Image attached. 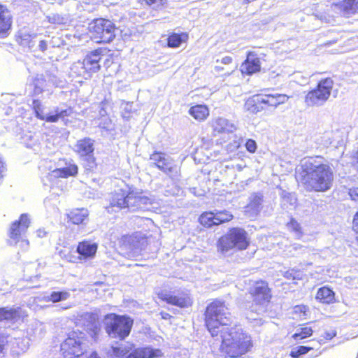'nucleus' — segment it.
<instances>
[{
	"label": "nucleus",
	"instance_id": "obj_19",
	"mask_svg": "<svg viewBox=\"0 0 358 358\" xmlns=\"http://www.w3.org/2000/svg\"><path fill=\"white\" fill-rule=\"evenodd\" d=\"M259 99L257 100L260 103L266 104L268 106L276 108L279 105L285 103L288 96L285 94H259Z\"/></svg>",
	"mask_w": 358,
	"mask_h": 358
},
{
	"label": "nucleus",
	"instance_id": "obj_23",
	"mask_svg": "<svg viewBox=\"0 0 358 358\" xmlns=\"http://www.w3.org/2000/svg\"><path fill=\"white\" fill-rule=\"evenodd\" d=\"M12 24V16L7 8L0 5V35H3L10 29Z\"/></svg>",
	"mask_w": 358,
	"mask_h": 358
},
{
	"label": "nucleus",
	"instance_id": "obj_60",
	"mask_svg": "<svg viewBox=\"0 0 358 358\" xmlns=\"http://www.w3.org/2000/svg\"><path fill=\"white\" fill-rule=\"evenodd\" d=\"M214 69H215V71L216 72H217V73H218V72H220L221 71H222V70H223V68H222V67H221V66H215Z\"/></svg>",
	"mask_w": 358,
	"mask_h": 358
},
{
	"label": "nucleus",
	"instance_id": "obj_20",
	"mask_svg": "<svg viewBox=\"0 0 358 358\" xmlns=\"http://www.w3.org/2000/svg\"><path fill=\"white\" fill-rule=\"evenodd\" d=\"M162 356L161 350L150 347L139 348L131 352L126 358H155Z\"/></svg>",
	"mask_w": 358,
	"mask_h": 358
},
{
	"label": "nucleus",
	"instance_id": "obj_18",
	"mask_svg": "<svg viewBox=\"0 0 358 358\" xmlns=\"http://www.w3.org/2000/svg\"><path fill=\"white\" fill-rule=\"evenodd\" d=\"M27 316V314L21 308H0V321L15 320L22 319Z\"/></svg>",
	"mask_w": 358,
	"mask_h": 358
},
{
	"label": "nucleus",
	"instance_id": "obj_28",
	"mask_svg": "<svg viewBox=\"0 0 358 358\" xmlns=\"http://www.w3.org/2000/svg\"><path fill=\"white\" fill-rule=\"evenodd\" d=\"M332 131H326L324 133L317 132L316 143L319 145L318 148H325L332 143L333 138Z\"/></svg>",
	"mask_w": 358,
	"mask_h": 358
},
{
	"label": "nucleus",
	"instance_id": "obj_6",
	"mask_svg": "<svg viewBox=\"0 0 358 358\" xmlns=\"http://www.w3.org/2000/svg\"><path fill=\"white\" fill-rule=\"evenodd\" d=\"M92 37L97 43H109L115 37L114 24L105 19H96L90 24Z\"/></svg>",
	"mask_w": 358,
	"mask_h": 358
},
{
	"label": "nucleus",
	"instance_id": "obj_7",
	"mask_svg": "<svg viewBox=\"0 0 358 358\" xmlns=\"http://www.w3.org/2000/svg\"><path fill=\"white\" fill-rule=\"evenodd\" d=\"M331 169L327 164L319 165L315 169V191L324 192L329 189L333 182Z\"/></svg>",
	"mask_w": 358,
	"mask_h": 358
},
{
	"label": "nucleus",
	"instance_id": "obj_29",
	"mask_svg": "<svg viewBox=\"0 0 358 358\" xmlns=\"http://www.w3.org/2000/svg\"><path fill=\"white\" fill-rule=\"evenodd\" d=\"M70 297V293L66 291L52 292L49 295L44 296L43 300L46 302L57 303L67 300Z\"/></svg>",
	"mask_w": 358,
	"mask_h": 358
},
{
	"label": "nucleus",
	"instance_id": "obj_5",
	"mask_svg": "<svg viewBox=\"0 0 358 358\" xmlns=\"http://www.w3.org/2000/svg\"><path fill=\"white\" fill-rule=\"evenodd\" d=\"M106 331L113 338L127 337L131 331L133 321L128 317L110 315L107 316Z\"/></svg>",
	"mask_w": 358,
	"mask_h": 358
},
{
	"label": "nucleus",
	"instance_id": "obj_56",
	"mask_svg": "<svg viewBox=\"0 0 358 358\" xmlns=\"http://www.w3.org/2000/svg\"><path fill=\"white\" fill-rule=\"evenodd\" d=\"M235 140H234V148H238L241 145V138L238 137L236 135L234 136Z\"/></svg>",
	"mask_w": 358,
	"mask_h": 358
},
{
	"label": "nucleus",
	"instance_id": "obj_16",
	"mask_svg": "<svg viewBox=\"0 0 358 358\" xmlns=\"http://www.w3.org/2000/svg\"><path fill=\"white\" fill-rule=\"evenodd\" d=\"M331 8L344 16H349L358 12V1L356 0H343L334 3Z\"/></svg>",
	"mask_w": 358,
	"mask_h": 358
},
{
	"label": "nucleus",
	"instance_id": "obj_17",
	"mask_svg": "<svg viewBox=\"0 0 358 358\" xmlns=\"http://www.w3.org/2000/svg\"><path fill=\"white\" fill-rule=\"evenodd\" d=\"M98 245L96 243L84 241L80 242L77 247V252L80 255L79 259H92L94 257Z\"/></svg>",
	"mask_w": 358,
	"mask_h": 358
},
{
	"label": "nucleus",
	"instance_id": "obj_64",
	"mask_svg": "<svg viewBox=\"0 0 358 358\" xmlns=\"http://www.w3.org/2000/svg\"><path fill=\"white\" fill-rule=\"evenodd\" d=\"M248 318L249 320H256V318H253L251 315H250L249 314H248Z\"/></svg>",
	"mask_w": 358,
	"mask_h": 358
},
{
	"label": "nucleus",
	"instance_id": "obj_62",
	"mask_svg": "<svg viewBox=\"0 0 358 358\" xmlns=\"http://www.w3.org/2000/svg\"><path fill=\"white\" fill-rule=\"evenodd\" d=\"M336 41H333V42L334 43ZM332 43V41H327L324 43V45H329Z\"/></svg>",
	"mask_w": 358,
	"mask_h": 358
},
{
	"label": "nucleus",
	"instance_id": "obj_13",
	"mask_svg": "<svg viewBox=\"0 0 358 358\" xmlns=\"http://www.w3.org/2000/svg\"><path fill=\"white\" fill-rule=\"evenodd\" d=\"M334 82L331 78L320 80L315 89V106H322L330 97Z\"/></svg>",
	"mask_w": 358,
	"mask_h": 358
},
{
	"label": "nucleus",
	"instance_id": "obj_38",
	"mask_svg": "<svg viewBox=\"0 0 358 358\" xmlns=\"http://www.w3.org/2000/svg\"><path fill=\"white\" fill-rule=\"evenodd\" d=\"M169 157L166 154L162 152H154L150 155V159L157 167L160 164V162L166 163V158Z\"/></svg>",
	"mask_w": 358,
	"mask_h": 358
},
{
	"label": "nucleus",
	"instance_id": "obj_3",
	"mask_svg": "<svg viewBox=\"0 0 358 358\" xmlns=\"http://www.w3.org/2000/svg\"><path fill=\"white\" fill-rule=\"evenodd\" d=\"M249 245L247 232L242 228L234 227L221 238L217 244L218 250L225 253L231 250H243Z\"/></svg>",
	"mask_w": 358,
	"mask_h": 358
},
{
	"label": "nucleus",
	"instance_id": "obj_44",
	"mask_svg": "<svg viewBox=\"0 0 358 358\" xmlns=\"http://www.w3.org/2000/svg\"><path fill=\"white\" fill-rule=\"evenodd\" d=\"M245 148L250 153L255 152L257 150V143L252 139H248L245 143Z\"/></svg>",
	"mask_w": 358,
	"mask_h": 358
},
{
	"label": "nucleus",
	"instance_id": "obj_12",
	"mask_svg": "<svg viewBox=\"0 0 358 358\" xmlns=\"http://www.w3.org/2000/svg\"><path fill=\"white\" fill-rule=\"evenodd\" d=\"M210 124L215 136L232 134L238 129L237 125L234 122L222 117L213 118Z\"/></svg>",
	"mask_w": 358,
	"mask_h": 358
},
{
	"label": "nucleus",
	"instance_id": "obj_31",
	"mask_svg": "<svg viewBox=\"0 0 358 358\" xmlns=\"http://www.w3.org/2000/svg\"><path fill=\"white\" fill-rule=\"evenodd\" d=\"M216 220L215 212L211 211L202 213L199 219L201 224L206 227L217 225Z\"/></svg>",
	"mask_w": 358,
	"mask_h": 358
},
{
	"label": "nucleus",
	"instance_id": "obj_45",
	"mask_svg": "<svg viewBox=\"0 0 358 358\" xmlns=\"http://www.w3.org/2000/svg\"><path fill=\"white\" fill-rule=\"evenodd\" d=\"M296 198L294 195L292 194H287V195H285L282 198V203L283 205H286V203H289L291 206H294L296 203Z\"/></svg>",
	"mask_w": 358,
	"mask_h": 358
},
{
	"label": "nucleus",
	"instance_id": "obj_58",
	"mask_svg": "<svg viewBox=\"0 0 358 358\" xmlns=\"http://www.w3.org/2000/svg\"><path fill=\"white\" fill-rule=\"evenodd\" d=\"M160 314H161L162 317L164 320H167L171 317V315L167 313L162 312Z\"/></svg>",
	"mask_w": 358,
	"mask_h": 358
},
{
	"label": "nucleus",
	"instance_id": "obj_46",
	"mask_svg": "<svg viewBox=\"0 0 358 358\" xmlns=\"http://www.w3.org/2000/svg\"><path fill=\"white\" fill-rule=\"evenodd\" d=\"M352 166L355 167V169L358 171V148L356 150L354 151L352 156Z\"/></svg>",
	"mask_w": 358,
	"mask_h": 358
},
{
	"label": "nucleus",
	"instance_id": "obj_55",
	"mask_svg": "<svg viewBox=\"0 0 358 358\" xmlns=\"http://www.w3.org/2000/svg\"><path fill=\"white\" fill-rule=\"evenodd\" d=\"M306 102L308 104V105H311L313 102V92L311 91V92H309L308 94H307L306 97Z\"/></svg>",
	"mask_w": 358,
	"mask_h": 358
},
{
	"label": "nucleus",
	"instance_id": "obj_40",
	"mask_svg": "<svg viewBox=\"0 0 358 358\" xmlns=\"http://www.w3.org/2000/svg\"><path fill=\"white\" fill-rule=\"evenodd\" d=\"M308 311V308L306 306L303 305L296 306L294 308L293 313L296 315V317H299L301 319H305V316L306 315V313Z\"/></svg>",
	"mask_w": 358,
	"mask_h": 358
},
{
	"label": "nucleus",
	"instance_id": "obj_9",
	"mask_svg": "<svg viewBox=\"0 0 358 358\" xmlns=\"http://www.w3.org/2000/svg\"><path fill=\"white\" fill-rule=\"evenodd\" d=\"M157 296L162 301L180 308L190 306L192 303L189 294L185 293L174 294L172 292L163 289L157 292Z\"/></svg>",
	"mask_w": 358,
	"mask_h": 358
},
{
	"label": "nucleus",
	"instance_id": "obj_57",
	"mask_svg": "<svg viewBox=\"0 0 358 358\" xmlns=\"http://www.w3.org/2000/svg\"><path fill=\"white\" fill-rule=\"evenodd\" d=\"M39 48L41 51H45L47 49V43L45 41H41L39 43Z\"/></svg>",
	"mask_w": 358,
	"mask_h": 358
},
{
	"label": "nucleus",
	"instance_id": "obj_2",
	"mask_svg": "<svg viewBox=\"0 0 358 358\" xmlns=\"http://www.w3.org/2000/svg\"><path fill=\"white\" fill-rule=\"evenodd\" d=\"M120 188L115 190L110 200V207L118 209L129 208L136 210L151 204L154 199L152 196L143 194L141 190L130 186L124 182Z\"/></svg>",
	"mask_w": 358,
	"mask_h": 358
},
{
	"label": "nucleus",
	"instance_id": "obj_50",
	"mask_svg": "<svg viewBox=\"0 0 358 358\" xmlns=\"http://www.w3.org/2000/svg\"><path fill=\"white\" fill-rule=\"evenodd\" d=\"M288 227L296 232H299L300 230L299 224L297 223V222H296L294 220H292L288 224Z\"/></svg>",
	"mask_w": 358,
	"mask_h": 358
},
{
	"label": "nucleus",
	"instance_id": "obj_35",
	"mask_svg": "<svg viewBox=\"0 0 358 358\" xmlns=\"http://www.w3.org/2000/svg\"><path fill=\"white\" fill-rule=\"evenodd\" d=\"M157 168L166 173H169L175 170L176 166H174L172 159L169 157L166 158V163L160 162V164H158Z\"/></svg>",
	"mask_w": 358,
	"mask_h": 358
},
{
	"label": "nucleus",
	"instance_id": "obj_22",
	"mask_svg": "<svg viewBox=\"0 0 358 358\" xmlns=\"http://www.w3.org/2000/svg\"><path fill=\"white\" fill-rule=\"evenodd\" d=\"M94 141L89 138L80 139L75 145L74 150L80 156H89L94 152Z\"/></svg>",
	"mask_w": 358,
	"mask_h": 358
},
{
	"label": "nucleus",
	"instance_id": "obj_42",
	"mask_svg": "<svg viewBox=\"0 0 358 358\" xmlns=\"http://www.w3.org/2000/svg\"><path fill=\"white\" fill-rule=\"evenodd\" d=\"M16 344L18 345V348L21 351L24 352L29 348V341L27 338H22L21 340L16 341Z\"/></svg>",
	"mask_w": 358,
	"mask_h": 358
},
{
	"label": "nucleus",
	"instance_id": "obj_43",
	"mask_svg": "<svg viewBox=\"0 0 358 358\" xmlns=\"http://www.w3.org/2000/svg\"><path fill=\"white\" fill-rule=\"evenodd\" d=\"M146 3L152 6L155 9H158L162 6L165 3L166 0H145Z\"/></svg>",
	"mask_w": 358,
	"mask_h": 358
},
{
	"label": "nucleus",
	"instance_id": "obj_48",
	"mask_svg": "<svg viewBox=\"0 0 358 358\" xmlns=\"http://www.w3.org/2000/svg\"><path fill=\"white\" fill-rule=\"evenodd\" d=\"M85 317H86V318H90V319H91L92 320H93V321H94V322L92 323V327H93V331H94V334H96V331H97V325H96V322H95V320H96L95 316H94V315H92V314H90V313H86V314L85 315Z\"/></svg>",
	"mask_w": 358,
	"mask_h": 358
},
{
	"label": "nucleus",
	"instance_id": "obj_39",
	"mask_svg": "<svg viewBox=\"0 0 358 358\" xmlns=\"http://www.w3.org/2000/svg\"><path fill=\"white\" fill-rule=\"evenodd\" d=\"M310 350L311 348H307L306 346H297L291 350L290 355L294 358H297L300 355L307 353Z\"/></svg>",
	"mask_w": 358,
	"mask_h": 358
},
{
	"label": "nucleus",
	"instance_id": "obj_37",
	"mask_svg": "<svg viewBox=\"0 0 358 358\" xmlns=\"http://www.w3.org/2000/svg\"><path fill=\"white\" fill-rule=\"evenodd\" d=\"M48 22L55 24H64L68 21V18L59 14H52L48 16Z\"/></svg>",
	"mask_w": 358,
	"mask_h": 358
},
{
	"label": "nucleus",
	"instance_id": "obj_47",
	"mask_svg": "<svg viewBox=\"0 0 358 358\" xmlns=\"http://www.w3.org/2000/svg\"><path fill=\"white\" fill-rule=\"evenodd\" d=\"M348 194L350 195L352 200L358 201V187L350 189L348 191Z\"/></svg>",
	"mask_w": 358,
	"mask_h": 358
},
{
	"label": "nucleus",
	"instance_id": "obj_32",
	"mask_svg": "<svg viewBox=\"0 0 358 358\" xmlns=\"http://www.w3.org/2000/svg\"><path fill=\"white\" fill-rule=\"evenodd\" d=\"M129 349L125 346H113L108 351V355L111 358H126Z\"/></svg>",
	"mask_w": 358,
	"mask_h": 358
},
{
	"label": "nucleus",
	"instance_id": "obj_52",
	"mask_svg": "<svg viewBox=\"0 0 358 358\" xmlns=\"http://www.w3.org/2000/svg\"><path fill=\"white\" fill-rule=\"evenodd\" d=\"M5 171H6V167L4 165V162H3L1 157H0V182H1V180L3 179V173H4Z\"/></svg>",
	"mask_w": 358,
	"mask_h": 358
},
{
	"label": "nucleus",
	"instance_id": "obj_8",
	"mask_svg": "<svg viewBox=\"0 0 358 358\" xmlns=\"http://www.w3.org/2000/svg\"><path fill=\"white\" fill-rule=\"evenodd\" d=\"M296 180L303 184L307 190L313 189V162L311 157L304 158L300 167L296 170Z\"/></svg>",
	"mask_w": 358,
	"mask_h": 358
},
{
	"label": "nucleus",
	"instance_id": "obj_36",
	"mask_svg": "<svg viewBox=\"0 0 358 358\" xmlns=\"http://www.w3.org/2000/svg\"><path fill=\"white\" fill-rule=\"evenodd\" d=\"M262 198L261 196H254L252 200L250 201L248 208L253 210L255 214H257L261 209V204Z\"/></svg>",
	"mask_w": 358,
	"mask_h": 358
},
{
	"label": "nucleus",
	"instance_id": "obj_54",
	"mask_svg": "<svg viewBox=\"0 0 358 358\" xmlns=\"http://www.w3.org/2000/svg\"><path fill=\"white\" fill-rule=\"evenodd\" d=\"M353 229L358 234V212L355 214L353 219Z\"/></svg>",
	"mask_w": 358,
	"mask_h": 358
},
{
	"label": "nucleus",
	"instance_id": "obj_24",
	"mask_svg": "<svg viewBox=\"0 0 358 358\" xmlns=\"http://www.w3.org/2000/svg\"><path fill=\"white\" fill-rule=\"evenodd\" d=\"M189 114L198 121H203L209 116L210 113L207 106L198 104L189 108Z\"/></svg>",
	"mask_w": 358,
	"mask_h": 358
},
{
	"label": "nucleus",
	"instance_id": "obj_14",
	"mask_svg": "<svg viewBox=\"0 0 358 358\" xmlns=\"http://www.w3.org/2000/svg\"><path fill=\"white\" fill-rule=\"evenodd\" d=\"M101 52V51L100 50L91 52L86 55L83 62L79 64L85 71V74H84L83 76L86 78L90 77L92 73L99 71L101 67L99 65Z\"/></svg>",
	"mask_w": 358,
	"mask_h": 358
},
{
	"label": "nucleus",
	"instance_id": "obj_63",
	"mask_svg": "<svg viewBox=\"0 0 358 358\" xmlns=\"http://www.w3.org/2000/svg\"><path fill=\"white\" fill-rule=\"evenodd\" d=\"M243 1H244L245 3H249L255 1V0H243Z\"/></svg>",
	"mask_w": 358,
	"mask_h": 358
},
{
	"label": "nucleus",
	"instance_id": "obj_26",
	"mask_svg": "<svg viewBox=\"0 0 358 358\" xmlns=\"http://www.w3.org/2000/svg\"><path fill=\"white\" fill-rule=\"evenodd\" d=\"M187 40L188 34L187 33H173L168 37V46L172 48H176L180 47L182 43L187 42Z\"/></svg>",
	"mask_w": 358,
	"mask_h": 358
},
{
	"label": "nucleus",
	"instance_id": "obj_1",
	"mask_svg": "<svg viewBox=\"0 0 358 358\" xmlns=\"http://www.w3.org/2000/svg\"><path fill=\"white\" fill-rule=\"evenodd\" d=\"M206 325L212 336L222 335L220 350L230 357H239L252 349L253 343L250 334L237 327H225L231 321V314L224 302L215 300L206 310Z\"/></svg>",
	"mask_w": 358,
	"mask_h": 358
},
{
	"label": "nucleus",
	"instance_id": "obj_27",
	"mask_svg": "<svg viewBox=\"0 0 358 358\" xmlns=\"http://www.w3.org/2000/svg\"><path fill=\"white\" fill-rule=\"evenodd\" d=\"M68 217L72 223L79 224L83 223L88 217V211L86 209H76L71 211Z\"/></svg>",
	"mask_w": 358,
	"mask_h": 358
},
{
	"label": "nucleus",
	"instance_id": "obj_10",
	"mask_svg": "<svg viewBox=\"0 0 358 358\" xmlns=\"http://www.w3.org/2000/svg\"><path fill=\"white\" fill-rule=\"evenodd\" d=\"M250 294L254 299V301L260 306L258 308L259 311H264V304L269 302L271 294V290L268 287V284L264 281H258L255 282L250 288Z\"/></svg>",
	"mask_w": 358,
	"mask_h": 358
},
{
	"label": "nucleus",
	"instance_id": "obj_61",
	"mask_svg": "<svg viewBox=\"0 0 358 358\" xmlns=\"http://www.w3.org/2000/svg\"><path fill=\"white\" fill-rule=\"evenodd\" d=\"M244 166H245V165H241V164H236V168L238 170H239V171L242 170V169H243Z\"/></svg>",
	"mask_w": 358,
	"mask_h": 358
},
{
	"label": "nucleus",
	"instance_id": "obj_33",
	"mask_svg": "<svg viewBox=\"0 0 358 358\" xmlns=\"http://www.w3.org/2000/svg\"><path fill=\"white\" fill-rule=\"evenodd\" d=\"M216 221L217 225L221 224L222 223L228 222L231 221L234 215L228 210H215V211Z\"/></svg>",
	"mask_w": 358,
	"mask_h": 358
},
{
	"label": "nucleus",
	"instance_id": "obj_34",
	"mask_svg": "<svg viewBox=\"0 0 358 358\" xmlns=\"http://www.w3.org/2000/svg\"><path fill=\"white\" fill-rule=\"evenodd\" d=\"M313 330L311 327H301L296 330V333H294L292 337L296 341L301 340L311 336Z\"/></svg>",
	"mask_w": 358,
	"mask_h": 358
},
{
	"label": "nucleus",
	"instance_id": "obj_51",
	"mask_svg": "<svg viewBox=\"0 0 358 358\" xmlns=\"http://www.w3.org/2000/svg\"><path fill=\"white\" fill-rule=\"evenodd\" d=\"M216 62L217 63H221V64H225V65H227V64H229L232 62V58L229 56H226V57H222L220 60V59H217L216 60Z\"/></svg>",
	"mask_w": 358,
	"mask_h": 358
},
{
	"label": "nucleus",
	"instance_id": "obj_21",
	"mask_svg": "<svg viewBox=\"0 0 358 358\" xmlns=\"http://www.w3.org/2000/svg\"><path fill=\"white\" fill-rule=\"evenodd\" d=\"M78 173V166L69 163L67 166L60 169H56L49 173L50 180L58 178H67L69 176H74Z\"/></svg>",
	"mask_w": 358,
	"mask_h": 358
},
{
	"label": "nucleus",
	"instance_id": "obj_30",
	"mask_svg": "<svg viewBox=\"0 0 358 358\" xmlns=\"http://www.w3.org/2000/svg\"><path fill=\"white\" fill-rule=\"evenodd\" d=\"M259 94H256L252 97L248 99L244 104V108L252 114H257L258 112L263 110L258 106V103H260L257 100Z\"/></svg>",
	"mask_w": 358,
	"mask_h": 358
},
{
	"label": "nucleus",
	"instance_id": "obj_4",
	"mask_svg": "<svg viewBox=\"0 0 358 358\" xmlns=\"http://www.w3.org/2000/svg\"><path fill=\"white\" fill-rule=\"evenodd\" d=\"M30 225V218L28 214L23 213L18 220L14 221L8 231V241L10 245H18L22 251L28 250L29 241L22 238V234H24Z\"/></svg>",
	"mask_w": 358,
	"mask_h": 358
},
{
	"label": "nucleus",
	"instance_id": "obj_41",
	"mask_svg": "<svg viewBox=\"0 0 358 358\" xmlns=\"http://www.w3.org/2000/svg\"><path fill=\"white\" fill-rule=\"evenodd\" d=\"M284 276L289 280H299L301 279L302 273L299 271L290 270L285 272Z\"/></svg>",
	"mask_w": 358,
	"mask_h": 358
},
{
	"label": "nucleus",
	"instance_id": "obj_15",
	"mask_svg": "<svg viewBox=\"0 0 358 358\" xmlns=\"http://www.w3.org/2000/svg\"><path fill=\"white\" fill-rule=\"evenodd\" d=\"M33 109L35 112L36 116L42 120H45L48 122H56L60 117H64L65 116H69L71 114V110H59L57 109L55 110V115H45L43 113V108L38 100H34L32 103Z\"/></svg>",
	"mask_w": 358,
	"mask_h": 358
},
{
	"label": "nucleus",
	"instance_id": "obj_11",
	"mask_svg": "<svg viewBox=\"0 0 358 358\" xmlns=\"http://www.w3.org/2000/svg\"><path fill=\"white\" fill-rule=\"evenodd\" d=\"M265 55L262 52H250L246 60L241 65L243 74L252 75L261 69V60H264Z\"/></svg>",
	"mask_w": 358,
	"mask_h": 358
},
{
	"label": "nucleus",
	"instance_id": "obj_59",
	"mask_svg": "<svg viewBox=\"0 0 358 358\" xmlns=\"http://www.w3.org/2000/svg\"><path fill=\"white\" fill-rule=\"evenodd\" d=\"M336 334L335 333H326V337H325V339L326 340H330L334 336H335Z\"/></svg>",
	"mask_w": 358,
	"mask_h": 358
},
{
	"label": "nucleus",
	"instance_id": "obj_49",
	"mask_svg": "<svg viewBox=\"0 0 358 358\" xmlns=\"http://www.w3.org/2000/svg\"><path fill=\"white\" fill-rule=\"evenodd\" d=\"M35 233H36V237H38L39 238H45L48 235V231L43 228H40V229H37Z\"/></svg>",
	"mask_w": 358,
	"mask_h": 358
},
{
	"label": "nucleus",
	"instance_id": "obj_53",
	"mask_svg": "<svg viewBox=\"0 0 358 358\" xmlns=\"http://www.w3.org/2000/svg\"><path fill=\"white\" fill-rule=\"evenodd\" d=\"M6 342V338L3 335L0 334V353L3 352Z\"/></svg>",
	"mask_w": 358,
	"mask_h": 358
},
{
	"label": "nucleus",
	"instance_id": "obj_25",
	"mask_svg": "<svg viewBox=\"0 0 358 358\" xmlns=\"http://www.w3.org/2000/svg\"><path fill=\"white\" fill-rule=\"evenodd\" d=\"M316 299L322 303H331L335 300L334 292L327 287H323L317 291Z\"/></svg>",
	"mask_w": 358,
	"mask_h": 358
}]
</instances>
